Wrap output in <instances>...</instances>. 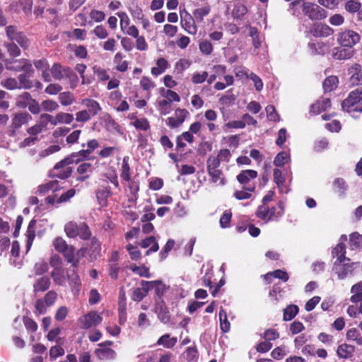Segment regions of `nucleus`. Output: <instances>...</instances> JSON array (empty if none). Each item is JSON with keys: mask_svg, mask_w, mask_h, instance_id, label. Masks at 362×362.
<instances>
[{"mask_svg": "<svg viewBox=\"0 0 362 362\" xmlns=\"http://www.w3.org/2000/svg\"><path fill=\"white\" fill-rule=\"evenodd\" d=\"M78 235L83 240H88L90 238L91 232L86 223H80Z\"/></svg>", "mask_w": 362, "mask_h": 362, "instance_id": "e2e57ef3", "label": "nucleus"}, {"mask_svg": "<svg viewBox=\"0 0 362 362\" xmlns=\"http://www.w3.org/2000/svg\"><path fill=\"white\" fill-rule=\"evenodd\" d=\"M298 313V307L290 305L284 310V320L289 321L293 319Z\"/></svg>", "mask_w": 362, "mask_h": 362, "instance_id": "a18cd8bd", "label": "nucleus"}, {"mask_svg": "<svg viewBox=\"0 0 362 362\" xmlns=\"http://www.w3.org/2000/svg\"><path fill=\"white\" fill-rule=\"evenodd\" d=\"M102 316L96 311H90L78 319V325L81 329H88L96 327L101 323Z\"/></svg>", "mask_w": 362, "mask_h": 362, "instance_id": "1a4fd4ad", "label": "nucleus"}, {"mask_svg": "<svg viewBox=\"0 0 362 362\" xmlns=\"http://www.w3.org/2000/svg\"><path fill=\"white\" fill-rule=\"evenodd\" d=\"M139 245L142 248H147L150 247V248L146 251V255H149L152 252H156L159 249L158 243L154 236H150L145 238L139 243Z\"/></svg>", "mask_w": 362, "mask_h": 362, "instance_id": "4be33fe9", "label": "nucleus"}, {"mask_svg": "<svg viewBox=\"0 0 362 362\" xmlns=\"http://www.w3.org/2000/svg\"><path fill=\"white\" fill-rule=\"evenodd\" d=\"M206 167L207 173L210 176V181L213 183H217L220 181L219 185H224L226 181L222 177L223 173L219 169L220 163L216 156H211L208 158L206 160Z\"/></svg>", "mask_w": 362, "mask_h": 362, "instance_id": "20e7f679", "label": "nucleus"}, {"mask_svg": "<svg viewBox=\"0 0 362 362\" xmlns=\"http://www.w3.org/2000/svg\"><path fill=\"white\" fill-rule=\"evenodd\" d=\"M89 16L94 22L100 23L105 20V13L102 11L92 9L90 11Z\"/></svg>", "mask_w": 362, "mask_h": 362, "instance_id": "0e129e2a", "label": "nucleus"}, {"mask_svg": "<svg viewBox=\"0 0 362 362\" xmlns=\"http://www.w3.org/2000/svg\"><path fill=\"white\" fill-rule=\"evenodd\" d=\"M142 284H144L146 288V289L148 290L155 289V293L158 297L157 300H163L162 296L164 295L167 290V287L165 284H163L160 281H142Z\"/></svg>", "mask_w": 362, "mask_h": 362, "instance_id": "f3484780", "label": "nucleus"}, {"mask_svg": "<svg viewBox=\"0 0 362 362\" xmlns=\"http://www.w3.org/2000/svg\"><path fill=\"white\" fill-rule=\"evenodd\" d=\"M58 181H50L38 187L37 191L40 194H45L49 191L55 192L58 189Z\"/></svg>", "mask_w": 362, "mask_h": 362, "instance_id": "a19ab883", "label": "nucleus"}, {"mask_svg": "<svg viewBox=\"0 0 362 362\" xmlns=\"http://www.w3.org/2000/svg\"><path fill=\"white\" fill-rule=\"evenodd\" d=\"M352 296L350 300L352 303H358L362 301V281L353 285L351 288Z\"/></svg>", "mask_w": 362, "mask_h": 362, "instance_id": "2f4dec72", "label": "nucleus"}, {"mask_svg": "<svg viewBox=\"0 0 362 362\" xmlns=\"http://www.w3.org/2000/svg\"><path fill=\"white\" fill-rule=\"evenodd\" d=\"M53 246L57 252L63 255L66 261L74 268H78L81 258L86 252V248H81L75 252L74 247L71 245H68L61 237H57L54 240Z\"/></svg>", "mask_w": 362, "mask_h": 362, "instance_id": "f257e3e1", "label": "nucleus"}, {"mask_svg": "<svg viewBox=\"0 0 362 362\" xmlns=\"http://www.w3.org/2000/svg\"><path fill=\"white\" fill-rule=\"evenodd\" d=\"M361 7V4L355 0H349L345 4V10L351 13L357 12Z\"/></svg>", "mask_w": 362, "mask_h": 362, "instance_id": "bf43d9fd", "label": "nucleus"}, {"mask_svg": "<svg viewBox=\"0 0 362 362\" xmlns=\"http://www.w3.org/2000/svg\"><path fill=\"white\" fill-rule=\"evenodd\" d=\"M155 312L163 323L169 322L170 315L163 300H156Z\"/></svg>", "mask_w": 362, "mask_h": 362, "instance_id": "dca6fc26", "label": "nucleus"}, {"mask_svg": "<svg viewBox=\"0 0 362 362\" xmlns=\"http://www.w3.org/2000/svg\"><path fill=\"white\" fill-rule=\"evenodd\" d=\"M353 51L344 47H334L332 50V55L335 59L342 60L350 59L353 56Z\"/></svg>", "mask_w": 362, "mask_h": 362, "instance_id": "b1692460", "label": "nucleus"}, {"mask_svg": "<svg viewBox=\"0 0 362 362\" xmlns=\"http://www.w3.org/2000/svg\"><path fill=\"white\" fill-rule=\"evenodd\" d=\"M82 104L87 107L88 110H86L90 113L91 116H95L102 110L100 104L93 99H83L82 100Z\"/></svg>", "mask_w": 362, "mask_h": 362, "instance_id": "bb28decb", "label": "nucleus"}, {"mask_svg": "<svg viewBox=\"0 0 362 362\" xmlns=\"http://www.w3.org/2000/svg\"><path fill=\"white\" fill-rule=\"evenodd\" d=\"M112 194L109 187H104L98 189L96 192V197L100 206H105L107 205V198Z\"/></svg>", "mask_w": 362, "mask_h": 362, "instance_id": "58836bf2", "label": "nucleus"}, {"mask_svg": "<svg viewBox=\"0 0 362 362\" xmlns=\"http://www.w3.org/2000/svg\"><path fill=\"white\" fill-rule=\"evenodd\" d=\"M310 32L315 37H327L334 33V30L326 24L315 23L311 27Z\"/></svg>", "mask_w": 362, "mask_h": 362, "instance_id": "ddd939ff", "label": "nucleus"}, {"mask_svg": "<svg viewBox=\"0 0 362 362\" xmlns=\"http://www.w3.org/2000/svg\"><path fill=\"white\" fill-rule=\"evenodd\" d=\"M210 6H205L202 8H197L193 12V15L198 21H202L204 16H207L210 12Z\"/></svg>", "mask_w": 362, "mask_h": 362, "instance_id": "13d9d810", "label": "nucleus"}, {"mask_svg": "<svg viewBox=\"0 0 362 362\" xmlns=\"http://www.w3.org/2000/svg\"><path fill=\"white\" fill-rule=\"evenodd\" d=\"M199 50L206 55L210 54L213 51L212 44L209 40H203L199 45Z\"/></svg>", "mask_w": 362, "mask_h": 362, "instance_id": "338daca9", "label": "nucleus"}, {"mask_svg": "<svg viewBox=\"0 0 362 362\" xmlns=\"http://www.w3.org/2000/svg\"><path fill=\"white\" fill-rule=\"evenodd\" d=\"M177 340L176 337H172L170 338L169 334H165L161 336L157 341L158 345L163 346L165 348L170 349L173 347Z\"/></svg>", "mask_w": 362, "mask_h": 362, "instance_id": "f704fd0d", "label": "nucleus"}, {"mask_svg": "<svg viewBox=\"0 0 362 362\" xmlns=\"http://www.w3.org/2000/svg\"><path fill=\"white\" fill-rule=\"evenodd\" d=\"M32 99L29 93L24 92L16 98V105L19 108H26Z\"/></svg>", "mask_w": 362, "mask_h": 362, "instance_id": "4c0bfd02", "label": "nucleus"}, {"mask_svg": "<svg viewBox=\"0 0 362 362\" xmlns=\"http://www.w3.org/2000/svg\"><path fill=\"white\" fill-rule=\"evenodd\" d=\"M188 112L185 109H177L175 116L168 118V125L172 128L180 126L185 121Z\"/></svg>", "mask_w": 362, "mask_h": 362, "instance_id": "6ab92c4d", "label": "nucleus"}, {"mask_svg": "<svg viewBox=\"0 0 362 362\" xmlns=\"http://www.w3.org/2000/svg\"><path fill=\"white\" fill-rule=\"evenodd\" d=\"M95 354L100 359L110 360L115 358L116 353L109 347L99 348L95 350Z\"/></svg>", "mask_w": 362, "mask_h": 362, "instance_id": "7c9ffc66", "label": "nucleus"}, {"mask_svg": "<svg viewBox=\"0 0 362 362\" xmlns=\"http://www.w3.org/2000/svg\"><path fill=\"white\" fill-rule=\"evenodd\" d=\"M247 12V7L243 4H238L233 10V16L235 18H241Z\"/></svg>", "mask_w": 362, "mask_h": 362, "instance_id": "774afa93", "label": "nucleus"}, {"mask_svg": "<svg viewBox=\"0 0 362 362\" xmlns=\"http://www.w3.org/2000/svg\"><path fill=\"white\" fill-rule=\"evenodd\" d=\"M32 120V116L27 112L15 113L11 119V129L13 133L20 129L23 125L27 124Z\"/></svg>", "mask_w": 362, "mask_h": 362, "instance_id": "9b49d317", "label": "nucleus"}, {"mask_svg": "<svg viewBox=\"0 0 362 362\" xmlns=\"http://www.w3.org/2000/svg\"><path fill=\"white\" fill-rule=\"evenodd\" d=\"M349 81L353 86L362 85V67L359 64L355 63L348 69Z\"/></svg>", "mask_w": 362, "mask_h": 362, "instance_id": "f8f14e48", "label": "nucleus"}, {"mask_svg": "<svg viewBox=\"0 0 362 362\" xmlns=\"http://www.w3.org/2000/svg\"><path fill=\"white\" fill-rule=\"evenodd\" d=\"M6 34L10 42H16L23 49H27L30 46V40L24 34L19 31L15 25H8L6 27Z\"/></svg>", "mask_w": 362, "mask_h": 362, "instance_id": "423d86ee", "label": "nucleus"}, {"mask_svg": "<svg viewBox=\"0 0 362 362\" xmlns=\"http://www.w3.org/2000/svg\"><path fill=\"white\" fill-rule=\"evenodd\" d=\"M49 71L54 80L60 81L64 77H74L76 81L77 80V76L69 68L64 67L59 63L54 64Z\"/></svg>", "mask_w": 362, "mask_h": 362, "instance_id": "9d476101", "label": "nucleus"}, {"mask_svg": "<svg viewBox=\"0 0 362 362\" xmlns=\"http://www.w3.org/2000/svg\"><path fill=\"white\" fill-rule=\"evenodd\" d=\"M6 69L14 71H25L29 75H33L34 69L31 62L26 59H7L5 62Z\"/></svg>", "mask_w": 362, "mask_h": 362, "instance_id": "6e6552de", "label": "nucleus"}, {"mask_svg": "<svg viewBox=\"0 0 362 362\" xmlns=\"http://www.w3.org/2000/svg\"><path fill=\"white\" fill-rule=\"evenodd\" d=\"M90 152L88 149H83L78 152L73 153L71 156L74 160V163H78L81 160H88Z\"/></svg>", "mask_w": 362, "mask_h": 362, "instance_id": "09e8293b", "label": "nucleus"}, {"mask_svg": "<svg viewBox=\"0 0 362 362\" xmlns=\"http://www.w3.org/2000/svg\"><path fill=\"white\" fill-rule=\"evenodd\" d=\"M51 276L55 284L58 286H64L66 281V274L63 267L52 269Z\"/></svg>", "mask_w": 362, "mask_h": 362, "instance_id": "5701e85b", "label": "nucleus"}, {"mask_svg": "<svg viewBox=\"0 0 362 362\" xmlns=\"http://www.w3.org/2000/svg\"><path fill=\"white\" fill-rule=\"evenodd\" d=\"M142 288H135L132 289V299L134 301L139 302L147 295L148 290L146 289V286L142 284Z\"/></svg>", "mask_w": 362, "mask_h": 362, "instance_id": "ea45409f", "label": "nucleus"}, {"mask_svg": "<svg viewBox=\"0 0 362 362\" xmlns=\"http://www.w3.org/2000/svg\"><path fill=\"white\" fill-rule=\"evenodd\" d=\"M355 352V346L346 343L339 344L336 350V354L339 359L351 358Z\"/></svg>", "mask_w": 362, "mask_h": 362, "instance_id": "a211bd4d", "label": "nucleus"}, {"mask_svg": "<svg viewBox=\"0 0 362 362\" xmlns=\"http://www.w3.org/2000/svg\"><path fill=\"white\" fill-rule=\"evenodd\" d=\"M257 177V172L254 170H242L238 175V181L243 185L247 186L250 185H255L254 182H251L252 180H255Z\"/></svg>", "mask_w": 362, "mask_h": 362, "instance_id": "aec40b11", "label": "nucleus"}, {"mask_svg": "<svg viewBox=\"0 0 362 362\" xmlns=\"http://www.w3.org/2000/svg\"><path fill=\"white\" fill-rule=\"evenodd\" d=\"M346 338L349 341H355L357 344L362 345V337L356 328H351L347 330Z\"/></svg>", "mask_w": 362, "mask_h": 362, "instance_id": "c03bdc74", "label": "nucleus"}, {"mask_svg": "<svg viewBox=\"0 0 362 362\" xmlns=\"http://www.w3.org/2000/svg\"><path fill=\"white\" fill-rule=\"evenodd\" d=\"M349 245L352 250H357L362 247V235L358 233H353L350 235Z\"/></svg>", "mask_w": 362, "mask_h": 362, "instance_id": "49530a36", "label": "nucleus"}, {"mask_svg": "<svg viewBox=\"0 0 362 362\" xmlns=\"http://www.w3.org/2000/svg\"><path fill=\"white\" fill-rule=\"evenodd\" d=\"M51 285L49 277L42 276L37 279L33 284V293L37 295V293L47 291Z\"/></svg>", "mask_w": 362, "mask_h": 362, "instance_id": "412c9836", "label": "nucleus"}, {"mask_svg": "<svg viewBox=\"0 0 362 362\" xmlns=\"http://www.w3.org/2000/svg\"><path fill=\"white\" fill-rule=\"evenodd\" d=\"M49 266L45 261H40L35 263L34 272L36 275H42L48 271Z\"/></svg>", "mask_w": 362, "mask_h": 362, "instance_id": "69168bd1", "label": "nucleus"}, {"mask_svg": "<svg viewBox=\"0 0 362 362\" xmlns=\"http://www.w3.org/2000/svg\"><path fill=\"white\" fill-rule=\"evenodd\" d=\"M69 362H90V355L88 352H83L79 355L78 359L74 354L67 356Z\"/></svg>", "mask_w": 362, "mask_h": 362, "instance_id": "5fc2aeb1", "label": "nucleus"}, {"mask_svg": "<svg viewBox=\"0 0 362 362\" xmlns=\"http://www.w3.org/2000/svg\"><path fill=\"white\" fill-rule=\"evenodd\" d=\"M88 255L91 260L96 259L101 255V243L95 237L90 240Z\"/></svg>", "mask_w": 362, "mask_h": 362, "instance_id": "393cba45", "label": "nucleus"}, {"mask_svg": "<svg viewBox=\"0 0 362 362\" xmlns=\"http://www.w3.org/2000/svg\"><path fill=\"white\" fill-rule=\"evenodd\" d=\"M338 78L337 76H331L327 78L323 82V88L325 92H331L334 90L338 83Z\"/></svg>", "mask_w": 362, "mask_h": 362, "instance_id": "79ce46f5", "label": "nucleus"}, {"mask_svg": "<svg viewBox=\"0 0 362 362\" xmlns=\"http://www.w3.org/2000/svg\"><path fill=\"white\" fill-rule=\"evenodd\" d=\"M256 185H250L247 186H243L242 190H236L233 196L238 200H244L250 199L252 197V193L255 190Z\"/></svg>", "mask_w": 362, "mask_h": 362, "instance_id": "a878e982", "label": "nucleus"}, {"mask_svg": "<svg viewBox=\"0 0 362 362\" xmlns=\"http://www.w3.org/2000/svg\"><path fill=\"white\" fill-rule=\"evenodd\" d=\"M28 74H21L18 76V88L30 89L33 86V81L30 79V76Z\"/></svg>", "mask_w": 362, "mask_h": 362, "instance_id": "c9c22d12", "label": "nucleus"}, {"mask_svg": "<svg viewBox=\"0 0 362 362\" xmlns=\"http://www.w3.org/2000/svg\"><path fill=\"white\" fill-rule=\"evenodd\" d=\"M218 315L221 329L223 332H228L230 330V324L228 320L226 312L221 309Z\"/></svg>", "mask_w": 362, "mask_h": 362, "instance_id": "de8ad7c7", "label": "nucleus"}, {"mask_svg": "<svg viewBox=\"0 0 362 362\" xmlns=\"http://www.w3.org/2000/svg\"><path fill=\"white\" fill-rule=\"evenodd\" d=\"M341 108L348 112H362V88H358L349 93L341 103Z\"/></svg>", "mask_w": 362, "mask_h": 362, "instance_id": "f03ea898", "label": "nucleus"}, {"mask_svg": "<svg viewBox=\"0 0 362 362\" xmlns=\"http://www.w3.org/2000/svg\"><path fill=\"white\" fill-rule=\"evenodd\" d=\"M80 223L78 224L76 222L70 221L67 223L64 226V231L69 238H74L78 235Z\"/></svg>", "mask_w": 362, "mask_h": 362, "instance_id": "72a5a7b5", "label": "nucleus"}, {"mask_svg": "<svg viewBox=\"0 0 362 362\" xmlns=\"http://www.w3.org/2000/svg\"><path fill=\"white\" fill-rule=\"evenodd\" d=\"M308 47L310 50V52L313 53V54H324L327 50H328V47L327 45L324 43V42H310L308 44Z\"/></svg>", "mask_w": 362, "mask_h": 362, "instance_id": "473e14b6", "label": "nucleus"}, {"mask_svg": "<svg viewBox=\"0 0 362 362\" xmlns=\"http://www.w3.org/2000/svg\"><path fill=\"white\" fill-rule=\"evenodd\" d=\"M272 276L274 278H276V279H281L285 282L288 280V274L286 272L281 270V269H276L272 272H269V273L267 274L264 276V278L266 280H269L270 278Z\"/></svg>", "mask_w": 362, "mask_h": 362, "instance_id": "8fccbe9b", "label": "nucleus"}, {"mask_svg": "<svg viewBox=\"0 0 362 362\" xmlns=\"http://www.w3.org/2000/svg\"><path fill=\"white\" fill-rule=\"evenodd\" d=\"M36 224L35 220H31L28 224L27 232H26V236H27V241H26V252H28L30 248L32 246L33 242L35 237V226Z\"/></svg>", "mask_w": 362, "mask_h": 362, "instance_id": "c756f323", "label": "nucleus"}, {"mask_svg": "<svg viewBox=\"0 0 362 362\" xmlns=\"http://www.w3.org/2000/svg\"><path fill=\"white\" fill-rule=\"evenodd\" d=\"M77 268L71 267L66 270V280L69 281V285L74 293L79 291L81 287V280L77 274Z\"/></svg>", "mask_w": 362, "mask_h": 362, "instance_id": "4468645a", "label": "nucleus"}, {"mask_svg": "<svg viewBox=\"0 0 362 362\" xmlns=\"http://www.w3.org/2000/svg\"><path fill=\"white\" fill-rule=\"evenodd\" d=\"M274 180L275 183L276 184L278 188L279 189V191L281 192H284L283 186L285 182V178L282 175V173L279 169H274Z\"/></svg>", "mask_w": 362, "mask_h": 362, "instance_id": "6e6d98bb", "label": "nucleus"}, {"mask_svg": "<svg viewBox=\"0 0 362 362\" xmlns=\"http://www.w3.org/2000/svg\"><path fill=\"white\" fill-rule=\"evenodd\" d=\"M360 35L354 30L346 29L338 34L337 42L341 46L352 48L360 42Z\"/></svg>", "mask_w": 362, "mask_h": 362, "instance_id": "0eeeda50", "label": "nucleus"}, {"mask_svg": "<svg viewBox=\"0 0 362 362\" xmlns=\"http://www.w3.org/2000/svg\"><path fill=\"white\" fill-rule=\"evenodd\" d=\"M302 4L303 12L311 20H321L327 17V11L315 4L303 2V0H296L291 5L293 6Z\"/></svg>", "mask_w": 362, "mask_h": 362, "instance_id": "7ed1b4c3", "label": "nucleus"}, {"mask_svg": "<svg viewBox=\"0 0 362 362\" xmlns=\"http://www.w3.org/2000/svg\"><path fill=\"white\" fill-rule=\"evenodd\" d=\"M74 119V115L70 113L60 112L54 116L53 125L56 126L59 124H71Z\"/></svg>", "mask_w": 362, "mask_h": 362, "instance_id": "c85d7f7f", "label": "nucleus"}, {"mask_svg": "<svg viewBox=\"0 0 362 362\" xmlns=\"http://www.w3.org/2000/svg\"><path fill=\"white\" fill-rule=\"evenodd\" d=\"M129 157H124L122 165L121 177L125 181L130 180V167L128 163Z\"/></svg>", "mask_w": 362, "mask_h": 362, "instance_id": "603ef678", "label": "nucleus"}, {"mask_svg": "<svg viewBox=\"0 0 362 362\" xmlns=\"http://www.w3.org/2000/svg\"><path fill=\"white\" fill-rule=\"evenodd\" d=\"M181 25L182 28L190 35H195L197 32L194 20L190 15L181 19Z\"/></svg>", "mask_w": 362, "mask_h": 362, "instance_id": "cd10ccee", "label": "nucleus"}, {"mask_svg": "<svg viewBox=\"0 0 362 362\" xmlns=\"http://www.w3.org/2000/svg\"><path fill=\"white\" fill-rule=\"evenodd\" d=\"M345 245L343 243H339L332 250L333 257H337L336 260H344L347 258L345 257Z\"/></svg>", "mask_w": 362, "mask_h": 362, "instance_id": "3c124183", "label": "nucleus"}, {"mask_svg": "<svg viewBox=\"0 0 362 362\" xmlns=\"http://www.w3.org/2000/svg\"><path fill=\"white\" fill-rule=\"evenodd\" d=\"M42 109L47 112H54L59 109V106L56 101L52 100H45L41 103Z\"/></svg>", "mask_w": 362, "mask_h": 362, "instance_id": "052dcab7", "label": "nucleus"}, {"mask_svg": "<svg viewBox=\"0 0 362 362\" xmlns=\"http://www.w3.org/2000/svg\"><path fill=\"white\" fill-rule=\"evenodd\" d=\"M207 78H208V72L207 71H202V72L196 71L192 74L191 81L194 84H199V83H202L203 82H204Z\"/></svg>", "mask_w": 362, "mask_h": 362, "instance_id": "680f3d73", "label": "nucleus"}, {"mask_svg": "<svg viewBox=\"0 0 362 362\" xmlns=\"http://www.w3.org/2000/svg\"><path fill=\"white\" fill-rule=\"evenodd\" d=\"M92 69L93 74L97 76L100 81H106L110 79V75L105 69L98 65H94Z\"/></svg>", "mask_w": 362, "mask_h": 362, "instance_id": "37998d69", "label": "nucleus"}, {"mask_svg": "<svg viewBox=\"0 0 362 362\" xmlns=\"http://www.w3.org/2000/svg\"><path fill=\"white\" fill-rule=\"evenodd\" d=\"M265 111L267 113V117L269 120L273 122H279L280 121V117L278 115L275 107L272 105H269L266 107Z\"/></svg>", "mask_w": 362, "mask_h": 362, "instance_id": "4d7b16f0", "label": "nucleus"}, {"mask_svg": "<svg viewBox=\"0 0 362 362\" xmlns=\"http://www.w3.org/2000/svg\"><path fill=\"white\" fill-rule=\"evenodd\" d=\"M5 47L11 57H18L21 54L20 48L14 42L5 43Z\"/></svg>", "mask_w": 362, "mask_h": 362, "instance_id": "864d4df0", "label": "nucleus"}, {"mask_svg": "<svg viewBox=\"0 0 362 362\" xmlns=\"http://www.w3.org/2000/svg\"><path fill=\"white\" fill-rule=\"evenodd\" d=\"M276 208L274 206L269 207L267 204L260 205L256 211V216L266 222L272 220L274 217H276Z\"/></svg>", "mask_w": 362, "mask_h": 362, "instance_id": "2eb2a0df", "label": "nucleus"}, {"mask_svg": "<svg viewBox=\"0 0 362 362\" xmlns=\"http://www.w3.org/2000/svg\"><path fill=\"white\" fill-rule=\"evenodd\" d=\"M357 266H358V262H350V259L348 258L344 260H336L332 270L337 275L339 279H344L351 275Z\"/></svg>", "mask_w": 362, "mask_h": 362, "instance_id": "39448f33", "label": "nucleus"}, {"mask_svg": "<svg viewBox=\"0 0 362 362\" xmlns=\"http://www.w3.org/2000/svg\"><path fill=\"white\" fill-rule=\"evenodd\" d=\"M58 98L63 106L71 105L76 101L75 96L69 91L60 93Z\"/></svg>", "mask_w": 362, "mask_h": 362, "instance_id": "e433bc0d", "label": "nucleus"}]
</instances>
